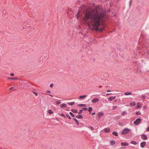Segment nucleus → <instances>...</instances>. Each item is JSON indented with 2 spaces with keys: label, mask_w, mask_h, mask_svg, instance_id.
I'll return each instance as SVG.
<instances>
[{
  "label": "nucleus",
  "mask_w": 149,
  "mask_h": 149,
  "mask_svg": "<svg viewBox=\"0 0 149 149\" xmlns=\"http://www.w3.org/2000/svg\"><path fill=\"white\" fill-rule=\"evenodd\" d=\"M111 94V93H107V94H106V95H109L110 94Z\"/></svg>",
  "instance_id": "nucleus-46"
},
{
  "label": "nucleus",
  "mask_w": 149,
  "mask_h": 149,
  "mask_svg": "<svg viewBox=\"0 0 149 149\" xmlns=\"http://www.w3.org/2000/svg\"><path fill=\"white\" fill-rule=\"evenodd\" d=\"M147 130V131L149 132V126L148 127V128Z\"/></svg>",
  "instance_id": "nucleus-41"
},
{
  "label": "nucleus",
  "mask_w": 149,
  "mask_h": 149,
  "mask_svg": "<svg viewBox=\"0 0 149 149\" xmlns=\"http://www.w3.org/2000/svg\"><path fill=\"white\" fill-rule=\"evenodd\" d=\"M141 98H142L143 100L145 99L146 98V96L145 95H143L141 96Z\"/></svg>",
  "instance_id": "nucleus-25"
},
{
  "label": "nucleus",
  "mask_w": 149,
  "mask_h": 149,
  "mask_svg": "<svg viewBox=\"0 0 149 149\" xmlns=\"http://www.w3.org/2000/svg\"><path fill=\"white\" fill-rule=\"evenodd\" d=\"M131 143L133 144H134V145H135L137 143L135 141H132L131 142Z\"/></svg>",
  "instance_id": "nucleus-20"
},
{
  "label": "nucleus",
  "mask_w": 149,
  "mask_h": 149,
  "mask_svg": "<svg viewBox=\"0 0 149 149\" xmlns=\"http://www.w3.org/2000/svg\"><path fill=\"white\" fill-rule=\"evenodd\" d=\"M80 106H84L86 107V104H80Z\"/></svg>",
  "instance_id": "nucleus-30"
},
{
  "label": "nucleus",
  "mask_w": 149,
  "mask_h": 149,
  "mask_svg": "<svg viewBox=\"0 0 149 149\" xmlns=\"http://www.w3.org/2000/svg\"><path fill=\"white\" fill-rule=\"evenodd\" d=\"M83 110H88V109L86 108H83Z\"/></svg>",
  "instance_id": "nucleus-36"
},
{
  "label": "nucleus",
  "mask_w": 149,
  "mask_h": 149,
  "mask_svg": "<svg viewBox=\"0 0 149 149\" xmlns=\"http://www.w3.org/2000/svg\"><path fill=\"white\" fill-rule=\"evenodd\" d=\"M141 108V107L140 106V105H137V107L136 108L137 109H138V108Z\"/></svg>",
  "instance_id": "nucleus-33"
},
{
  "label": "nucleus",
  "mask_w": 149,
  "mask_h": 149,
  "mask_svg": "<svg viewBox=\"0 0 149 149\" xmlns=\"http://www.w3.org/2000/svg\"><path fill=\"white\" fill-rule=\"evenodd\" d=\"M61 103V102L60 101V100H58L56 102V103L57 104H60Z\"/></svg>",
  "instance_id": "nucleus-27"
},
{
  "label": "nucleus",
  "mask_w": 149,
  "mask_h": 149,
  "mask_svg": "<svg viewBox=\"0 0 149 149\" xmlns=\"http://www.w3.org/2000/svg\"><path fill=\"white\" fill-rule=\"evenodd\" d=\"M75 104V102H68V104L69 105H73L74 104Z\"/></svg>",
  "instance_id": "nucleus-15"
},
{
  "label": "nucleus",
  "mask_w": 149,
  "mask_h": 149,
  "mask_svg": "<svg viewBox=\"0 0 149 149\" xmlns=\"http://www.w3.org/2000/svg\"><path fill=\"white\" fill-rule=\"evenodd\" d=\"M69 114L72 117H75L74 115L72 112H70Z\"/></svg>",
  "instance_id": "nucleus-26"
},
{
  "label": "nucleus",
  "mask_w": 149,
  "mask_h": 149,
  "mask_svg": "<svg viewBox=\"0 0 149 149\" xmlns=\"http://www.w3.org/2000/svg\"><path fill=\"white\" fill-rule=\"evenodd\" d=\"M35 93V95H36V96H37V95H38V94H37V93Z\"/></svg>",
  "instance_id": "nucleus-42"
},
{
  "label": "nucleus",
  "mask_w": 149,
  "mask_h": 149,
  "mask_svg": "<svg viewBox=\"0 0 149 149\" xmlns=\"http://www.w3.org/2000/svg\"><path fill=\"white\" fill-rule=\"evenodd\" d=\"M121 144L123 146H126L128 145V144L127 143H122Z\"/></svg>",
  "instance_id": "nucleus-10"
},
{
  "label": "nucleus",
  "mask_w": 149,
  "mask_h": 149,
  "mask_svg": "<svg viewBox=\"0 0 149 149\" xmlns=\"http://www.w3.org/2000/svg\"><path fill=\"white\" fill-rule=\"evenodd\" d=\"M132 94V92H126L124 93V95H130Z\"/></svg>",
  "instance_id": "nucleus-13"
},
{
  "label": "nucleus",
  "mask_w": 149,
  "mask_h": 149,
  "mask_svg": "<svg viewBox=\"0 0 149 149\" xmlns=\"http://www.w3.org/2000/svg\"><path fill=\"white\" fill-rule=\"evenodd\" d=\"M95 114V113H92V115H94Z\"/></svg>",
  "instance_id": "nucleus-44"
},
{
  "label": "nucleus",
  "mask_w": 149,
  "mask_h": 149,
  "mask_svg": "<svg viewBox=\"0 0 149 149\" xmlns=\"http://www.w3.org/2000/svg\"><path fill=\"white\" fill-rule=\"evenodd\" d=\"M90 128L92 130H93L94 129V128L93 127L90 126Z\"/></svg>",
  "instance_id": "nucleus-29"
},
{
  "label": "nucleus",
  "mask_w": 149,
  "mask_h": 149,
  "mask_svg": "<svg viewBox=\"0 0 149 149\" xmlns=\"http://www.w3.org/2000/svg\"><path fill=\"white\" fill-rule=\"evenodd\" d=\"M121 114L122 116H124L126 115V112L125 111H124L121 113Z\"/></svg>",
  "instance_id": "nucleus-28"
},
{
  "label": "nucleus",
  "mask_w": 149,
  "mask_h": 149,
  "mask_svg": "<svg viewBox=\"0 0 149 149\" xmlns=\"http://www.w3.org/2000/svg\"><path fill=\"white\" fill-rule=\"evenodd\" d=\"M71 111H72L74 112V113H77V110H75V109H72L71 110Z\"/></svg>",
  "instance_id": "nucleus-23"
},
{
  "label": "nucleus",
  "mask_w": 149,
  "mask_h": 149,
  "mask_svg": "<svg viewBox=\"0 0 149 149\" xmlns=\"http://www.w3.org/2000/svg\"><path fill=\"white\" fill-rule=\"evenodd\" d=\"M53 86V84H51L50 85V87L51 88Z\"/></svg>",
  "instance_id": "nucleus-35"
},
{
  "label": "nucleus",
  "mask_w": 149,
  "mask_h": 149,
  "mask_svg": "<svg viewBox=\"0 0 149 149\" xmlns=\"http://www.w3.org/2000/svg\"><path fill=\"white\" fill-rule=\"evenodd\" d=\"M146 142H143L141 143V146L142 148H144L146 145Z\"/></svg>",
  "instance_id": "nucleus-6"
},
{
  "label": "nucleus",
  "mask_w": 149,
  "mask_h": 149,
  "mask_svg": "<svg viewBox=\"0 0 149 149\" xmlns=\"http://www.w3.org/2000/svg\"><path fill=\"white\" fill-rule=\"evenodd\" d=\"M141 138L144 140H146L147 139V137L145 134H143L141 136Z\"/></svg>",
  "instance_id": "nucleus-8"
},
{
  "label": "nucleus",
  "mask_w": 149,
  "mask_h": 149,
  "mask_svg": "<svg viewBox=\"0 0 149 149\" xmlns=\"http://www.w3.org/2000/svg\"><path fill=\"white\" fill-rule=\"evenodd\" d=\"M17 79V77H15V78H12V77H9L8 78V79H13V80H16Z\"/></svg>",
  "instance_id": "nucleus-18"
},
{
  "label": "nucleus",
  "mask_w": 149,
  "mask_h": 149,
  "mask_svg": "<svg viewBox=\"0 0 149 149\" xmlns=\"http://www.w3.org/2000/svg\"><path fill=\"white\" fill-rule=\"evenodd\" d=\"M116 97L111 96L109 97L108 99L110 101H111L116 98Z\"/></svg>",
  "instance_id": "nucleus-9"
},
{
  "label": "nucleus",
  "mask_w": 149,
  "mask_h": 149,
  "mask_svg": "<svg viewBox=\"0 0 149 149\" xmlns=\"http://www.w3.org/2000/svg\"><path fill=\"white\" fill-rule=\"evenodd\" d=\"M60 115H61V116H63V117H65V116L64 115V114H63V113H61V114H60Z\"/></svg>",
  "instance_id": "nucleus-38"
},
{
  "label": "nucleus",
  "mask_w": 149,
  "mask_h": 149,
  "mask_svg": "<svg viewBox=\"0 0 149 149\" xmlns=\"http://www.w3.org/2000/svg\"><path fill=\"white\" fill-rule=\"evenodd\" d=\"M104 115V113L102 112H99L97 114V116L99 118H100Z\"/></svg>",
  "instance_id": "nucleus-5"
},
{
  "label": "nucleus",
  "mask_w": 149,
  "mask_h": 149,
  "mask_svg": "<svg viewBox=\"0 0 149 149\" xmlns=\"http://www.w3.org/2000/svg\"><path fill=\"white\" fill-rule=\"evenodd\" d=\"M82 112V110H80L79 111V112L78 113L79 114H80Z\"/></svg>",
  "instance_id": "nucleus-34"
},
{
  "label": "nucleus",
  "mask_w": 149,
  "mask_h": 149,
  "mask_svg": "<svg viewBox=\"0 0 149 149\" xmlns=\"http://www.w3.org/2000/svg\"><path fill=\"white\" fill-rule=\"evenodd\" d=\"M67 107V105L65 104H62L60 105V107L61 108H63V107Z\"/></svg>",
  "instance_id": "nucleus-11"
},
{
  "label": "nucleus",
  "mask_w": 149,
  "mask_h": 149,
  "mask_svg": "<svg viewBox=\"0 0 149 149\" xmlns=\"http://www.w3.org/2000/svg\"><path fill=\"white\" fill-rule=\"evenodd\" d=\"M137 105H141V104H140V103H137Z\"/></svg>",
  "instance_id": "nucleus-43"
},
{
  "label": "nucleus",
  "mask_w": 149,
  "mask_h": 149,
  "mask_svg": "<svg viewBox=\"0 0 149 149\" xmlns=\"http://www.w3.org/2000/svg\"><path fill=\"white\" fill-rule=\"evenodd\" d=\"M99 87H100V88H101V87H102V86H100Z\"/></svg>",
  "instance_id": "nucleus-50"
},
{
  "label": "nucleus",
  "mask_w": 149,
  "mask_h": 149,
  "mask_svg": "<svg viewBox=\"0 0 149 149\" xmlns=\"http://www.w3.org/2000/svg\"><path fill=\"white\" fill-rule=\"evenodd\" d=\"M112 134L114 136H118V134L117 133V132H112Z\"/></svg>",
  "instance_id": "nucleus-16"
},
{
  "label": "nucleus",
  "mask_w": 149,
  "mask_h": 149,
  "mask_svg": "<svg viewBox=\"0 0 149 149\" xmlns=\"http://www.w3.org/2000/svg\"><path fill=\"white\" fill-rule=\"evenodd\" d=\"M13 88V87H11L10 88V90H11Z\"/></svg>",
  "instance_id": "nucleus-47"
},
{
  "label": "nucleus",
  "mask_w": 149,
  "mask_h": 149,
  "mask_svg": "<svg viewBox=\"0 0 149 149\" xmlns=\"http://www.w3.org/2000/svg\"><path fill=\"white\" fill-rule=\"evenodd\" d=\"M10 75L11 76H13L14 75V74L13 73H11L10 74Z\"/></svg>",
  "instance_id": "nucleus-39"
},
{
  "label": "nucleus",
  "mask_w": 149,
  "mask_h": 149,
  "mask_svg": "<svg viewBox=\"0 0 149 149\" xmlns=\"http://www.w3.org/2000/svg\"><path fill=\"white\" fill-rule=\"evenodd\" d=\"M99 101V99L98 98H94V99H93L92 100L91 102L93 103H95L96 102H98Z\"/></svg>",
  "instance_id": "nucleus-4"
},
{
  "label": "nucleus",
  "mask_w": 149,
  "mask_h": 149,
  "mask_svg": "<svg viewBox=\"0 0 149 149\" xmlns=\"http://www.w3.org/2000/svg\"><path fill=\"white\" fill-rule=\"evenodd\" d=\"M136 115H138L140 114V111H138V112H136Z\"/></svg>",
  "instance_id": "nucleus-32"
},
{
  "label": "nucleus",
  "mask_w": 149,
  "mask_h": 149,
  "mask_svg": "<svg viewBox=\"0 0 149 149\" xmlns=\"http://www.w3.org/2000/svg\"><path fill=\"white\" fill-rule=\"evenodd\" d=\"M50 95L51 97H53V95Z\"/></svg>",
  "instance_id": "nucleus-49"
},
{
  "label": "nucleus",
  "mask_w": 149,
  "mask_h": 149,
  "mask_svg": "<svg viewBox=\"0 0 149 149\" xmlns=\"http://www.w3.org/2000/svg\"><path fill=\"white\" fill-rule=\"evenodd\" d=\"M107 91L108 92H109L111 91H110L109 90H108Z\"/></svg>",
  "instance_id": "nucleus-48"
},
{
  "label": "nucleus",
  "mask_w": 149,
  "mask_h": 149,
  "mask_svg": "<svg viewBox=\"0 0 149 149\" xmlns=\"http://www.w3.org/2000/svg\"><path fill=\"white\" fill-rule=\"evenodd\" d=\"M143 108H144V109H146V106H144V107H143Z\"/></svg>",
  "instance_id": "nucleus-45"
},
{
  "label": "nucleus",
  "mask_w": 149,
  "mask_h": 149,
  "mask_svg": "<svg viewBox=\"0 0 149 149\" xmlns=\"http://www.w3.org/2000/svg\"><path fill=\"white\" fill-rule=\"evenodd\" d=\"M76 118H82L83 116L82 115H77L76 116Z\"/></svg>",
  "instance_id": "nucleus-12"
},
{
  "label": "nucleus",
  "mask_w": 149,
  "mask_h": 149,
  "mask_svg": "<svg viewBox=\"0 0 149 149\" xmlns=\"http://www.w3.org/2000/svg\"><path fill=\"white\" fill-rule=\"evenodd\" d=\"M92 109H93L92 107H89V108H88V111L90 113H91Z\"/></svg>",
  "instance_id": "nucleus-22"
},
{
  "label": "nucleus",
  "mask_w": 149,
  "mask_h": 149,
  "mask_svg": "<svg viewBox=\"0 0 149 149\" xmlns=\"http://www.w3.org/2000/svg\"><path fill=\"white\" fill-rule=\"evenodd\" d=\"M136 103L134 102H132L130 103V105L131 106H134L136 105Z\"/></svg>",
  "instance_id": "nucleus-14"
},
{
  "label": "nucleus",
  "mask_w": 149,
  "mask_h": 149,
  "mask_svg": "<svg viewBox=\"0 0 149 149\" xmlns=\"http://www.w3.org/2000/svg\"><path fill=\"white\" fill-rule=\"evenodd\" d=\"M105 10L104 8L100 6H97L95 8L86 12L83 18L84 20H88V25L90 29L93 30L98 31L99 27L101 31L104 30L106 24L105 23Z\"/></svg>",
  "instance_id": "nucleus-1"
},
{
  "label": "nucleus",
  "mask_w": 149,
  "mask_h": 149,
  "mask_svg": "<svg viewBox=\"0 0 149 149\" xmlns=\"http://www.w3.org/2000/svg\"><path fill=\"white\" fill-rule=\"evenodd\" d=\"M73 120L75 121V123L77 124L78 125L79 124V123L78 121L75 118H74L73 119Z\"/></svg>",
  "instance_id": "nucleus-19"
},
{
  "label": "nucleus",
  "mask_w": 149,
  "mask_h": 149,
  "mask_svg": "<svg viewBox=\"0 0 149 149\" xmlns=\"http://www.w3.org/2000/svg\"><path fill=\"white\" fill-rule=\"evenodd\" d=\"M86 97V95H81V96L79 97V98H81V99H83L85 97Z\"/></svg>",
  "instance_id": "nucleus-21"
},
{
  "label": "nucleus",
  "mask_w": 149,
  "mask_h": 149,
  "mask_svg": "<svg viewBox=\"0 0 149 149\" xmlns=\"http://www.w3.org/2000/svg\"><path fill=\"white\" fill-rule=\"evenodd\" d=\"M130 131V130L128 128H125L122 132L121 133L123 134H126L128 133Z\"/></svg>",
  "instance_id": "nucleus-2"
},
{
  "label": "nucleus",
  "mask_w": 149,
  "mask_h": 149,
  "mask_svg": "<svg viewBox=\"0 0 149 149\" xmlns=\"http://www.w3.org/2000/svg\"><path fill=\"white\" fill-rule=\"evenodd\" d=\"M66 116L68 117V118L69 119H71V118L70 117V116H69V115H66Z\"/></svg>",
  "instance_id": "nucleus-37"
},
{
  "label": "nucleus",
  "mask_w": 149,
  "mask_h": 149,
  "mask_svg": "<svg viewBox=\"0 0 149 149\" xmlns=\"http://www.w3.org/2000/svg\"><path fill=\"white\" fill-rule=\"evenodd\" d=\"M141 121V119L140 118H138L134 121V123L136 125H138L140 123Z\"/></svg>",
  "instance_id": "nucleus-3"
},
{
  "label": "nucleus",
  "mask_w": 149,
  "mask_h": 149,
  "mask_svg": "<svg viewBox=\"0 0 149 149\" xmlns=\"http://www.w3.org/2000/svg\"><path fill=\"white\" fill-rule=\"evenodd\" d=\"M111 145H113L115 143V142L113 140H111Z\"/></svg>",
  "instance_id": "nucleus-17"
},
{
  "label": "nucleus",
  "mask_w": 149,
  "mask_h": 149,
  "mask_svg": "<svg viewBox=\"0 0 149 149\" xmlns=\"http://www.w3.org/2000/svg\"><path fill=\"white\" fill-rule=\"evenodd\" d=\"M117 107L116 106H113L112 108L113 110H115Z\"/></svg>",
  "instance_id": "nucleus-31"
},
{
  "label": "nucleus",
  "mask_w": 149,
  "mask_h": 149,
  "mask_svg": "<svg viewBox=\"0 0 149 149\" xmlns=\"http://www.w3.org/2000/svg\"><path fill=\"white\" fill-rule=\"evenodd\" d=\"M103 130L105 132H109L110 131V129L109 128H106L104 129Z\"/></svg>",
  "instance_id": "nucleus-7"
},
{
  "label": "nucleus",
  "mask_w": 149,
  "mask_h": 149,
  "mask_svg": "<svg viewBox=\"0 0 149 149\" xmlns=\"http://www.w3.org/2000/svg\"><path fill=\"white\" fill-rule=\"evenodd\" d=\"M48 113L50 114H52L53 113V112L51 110H49L48 111Z\"/></svg>",
  "instance_id": "nucleus-24"
},
{
  "label": "nucleus",
  "mask_w": 149,
  "mask_h": 149,
  "mask_svg": "<svg viewBox=\"0 0 149 149\" xmlns=\"http://www.w3.org/2000/svg\"><path fill=\"white\" fill-rule=\"evenodd\" d=\"M46 92L47 93H51V92L50 91H47Z\"/></svg>",
  "instance_id": "nucleus-40"
}]
</instances>
